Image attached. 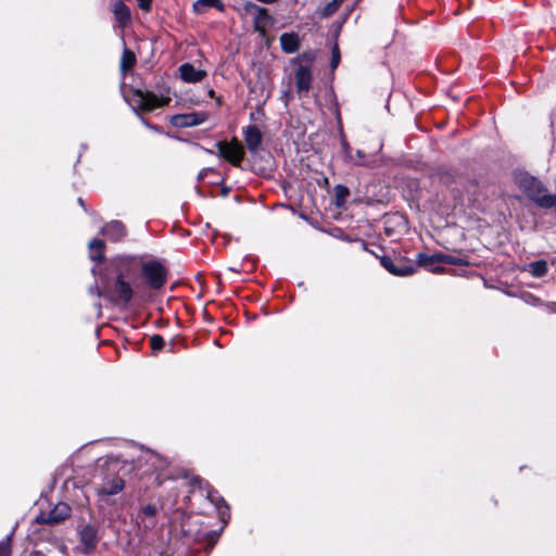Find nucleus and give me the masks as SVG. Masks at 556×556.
Returning a JSON list of instances; mask_svg holds the SVG:
<instances>
[{
    "mask_svg": "<svg viewBox=\"0 0 556 556\" xmlns=\"http://www.w3.org/2000/svg\"><path fill=\"white\" fill-rule=\"evenodd\" d=\"M116 277L112 282H106L103 291H100L98 287L90 288L91 293L97 295H103L113 305L121 308L129 306L132 300L137 302L147 301L150 295L146 292V288L141 285L132 287L129 278L135 274L136 268L130 257H117L113 262Z\"/></svg>",
    "mask_w": 556,
    "mask_h": 556,
    "instance_id": "obj_1",
    "label": "nucleus"
},
{
    "mask_svg": "<svg viewBox=\"0 0 556 556\" xmlns=\"http://www.w3.org/2000/svg\"><path fill=\"white\" fill-rule=\"evenodd\" d=\"M180 475L181 478L187 481L188 486L191 488L190 492H193L195 489L204 490L206 492V498L215 505L219 519L225 523L228 522L230 518L229 506L218 492L211 488L208 482L193 475L190 470H181Z\"/></svg>",
    "mask_w": 556,
    "mask_h": 556,
    "instance_id": "obj_2",
    "label": "nucleus"
},
{
    "mask_svg": "<svg viewBox=\"0 0 556 556\" xmlns=\"http://www.w3.org/2000/svg\"><path fill=\"white\" fill-rule=\"evenodd\" d=\"M140 275L144 281V285L141 286L146 289L160 290L167 281V269L159 261L143 263Z\"/></svg>",
    "mask_w": 556,
    "mask_h": 556,
    "instance_id": "obj_3",
    "label": "nucleus"
},
{
    "mask_svg": "<svg viewBox=\"0 0 556 556\" xmlns=\"http://www.w3.org/2000/svg\"><path fill=\"white\" fill-rule=\"evenodd\" d=\"M125 488V481L118 476H106L101 484L97 486L96 492L99 501L110 504L113 503L112 496L121 493Z\"/></svg>",
    "mask_w": 556,
    "mask_h": 556,
    "instance_id": "obj_4",
    "label": "nucleus"
},
{
    "mask_svg": "<svg viewBox=\"0 0 556 556\" xmlns=\"http://www.w3.org/2000/svg\"><path fill=\"white\" fill-rule=\"evenodd\" d=\"M169 100V98H160L153 92L141 90H136L131 99L134 106L144 112H151L157 108L164 106Z\"/></svg>",
    "mask_w": 556,
    "mask_h": 556,
    "instance_id": "obj_5",
    "label": "nucleus"
},
{
    "mask_svg": "<svg viewBox=\"0 0 556 556\" xmlns=\"http://www.w3.org/2000/svg\"><path fill=\"white\" fill-rule=\"evenodd\" d=\"M306 60L305 64H300L295 71V87L299 93L308 92L312 84L311 64L313 59L308 54H302L294 59V62H302Z\"/></svg>",
    "mask_w": 556,
    "mask_h": 556,
    "instance_id": "obj_6",
    "label": "nucleus"
},
{
    "mask_svg": "<svg viewBox=\"0 0 556 556\" xmlns=\"http://www.w3.org/2000/svg\"><path fill=\"white\" fill-rule=\"evenodd\" d=\"M218 154L230 162L233 166H239L244 156V150L237 139L231 141H218L216 143Z\"/></svg>",
    "mask_w": 556,
    "mask_h": 556,
    "instance_id": "obj_7",
    "label": "nucleus"
},
{
    "mask_svg": "<svg viewBox=\"0 0 556 556\" xmlns=\"http://www.w3.org/2000/svg\"><path fill=\"white\" fill-rule=\"evenodd\" d=\"M71 515V507L63 502L58 503L52 509L41 510L36 517L35 521L38 523L58 525L68 518Z\"/></svg>",
    "mask_w": 556,
    "mask_h": 556,
    "instance_id": "obj_8",
    "label": "nucleus"
},
{
    "mask_svg": "<svg viewBox=\"0 0 556 556\" xmlns=\"http://www.w3.org/2000/svg\"><path fill=\"white\" fill-rule=\"evenodd\" d=\"M207 118L208 113L201 111L174 115L170 123L175 127H193L203 124Z\"/></svg>",
    "mask_w": 556,
    "mask_h": 556,
    "instance_id": "obj_9",
    "label": "nucleus"
},
{
    "mask_svg": "<svg viewBox=\"0 0 556 556\" xmlns=\"http://www.w3.org/2000/svg\"><path fill=\"white\" fill-rule=\"evenodd\" d=\"M381 265L392 275L400 276V277H406L410 276L415 273L416 268L412 264H405V263H394L390 257H382L381 258Z\"/></svg>",
    "mask_w": 556,
    "mask_h": 556,
    "instance_id": "obj_10",
    "label": "nucleus"
},
{
    "mask_svg": "<svg viewBox=\"0 0 556 556\" xmlns=\"http://www.w3.org/2000/svg\"><path fill=\"white\" fill-rule=\"evenodd\" d=\"M244 141L250 152L255 153L262 147L263 135L256 125H249L243 130Z\"/></svg>",
    "mask_w": 556,
    "mask_h": 556,
    "instance_id": "obj_11",
    "label": "nucleus"
},
{
    "mask_svg": "<svg viewBox=\"0 0 556 556\" xmlns=\"http://www.w3.org/2000/svg\"><path fill=\"white\" fill-rule=\"evenodd\" d=\"M180 77L185 83H199L206 77V72L198 70L191 63H184L179 66Z\"/></svg>",
    "mask_w": 556,
    "mask_h": 556,
    "instance_id": "obj_12",
    "label": "nucleus"
},
{
    "mask_svg": "<svg viewBox=\"0 0 556 556\" xmlns=\"http://www.w3.org/2000/svg\"><path fill=\"white\" fill-rule=\"evenodd\" d=\"M80 542L87 552L93 551L98 543L97 529L93 526H85L80 532Z\"/></svg>",
    "mask_w": 556,
    "mask_h": 556,
    "instance_id": "obj_13",
    "label": "nucleus"
},
{
    "mask_svg": "<svg viewBox=\"0 0 556 556\" xmlns=\"http://www.w3.org/2000/svg\"><path fill=\"white\" fill-rule=\"evenodd\" d=\"M102 233L112 241H119L126 236V229L122 222L113 220L102 228Z\"/></svg>",
    "mask_w": 556,
    "mask_h": 556,
    "instance_id": "obj_14",
    "label": "nucleus"
},
{
    "mask_svg": "<svg viewBox=\"0 0 556 556\" xmlns=\"http://www.w3.org/2000/svg\"><path fill=\"white\" fill-rule=\"evenodd\" d=\"M279 40L282 51L288 54L294 53L300 48V38L295 33H285Z\"/></svg>",
    "mask_w": 556,
    "mask_h": 556,
    "instance_id": "obj_15",
    "label": "nucleus"
},
{
    "mask_svg": "<svg viewBox=\"0 0 556 556\" xmlns=\"http://www.w3.org/2000/svg\"><path fill=\"white\" fill-rule=\"evenodd\" d=\"M256 14L254 17V26L258 31L264 33L265 29L271 24V16L268 14L267 9L262 7H254Z\"/></svg>",
    "mask_w": 556,
    "mask_h": 556,
    "instance_id": "obj_16",
    "label": "nucleus"
},
{
    "mask_svg": "<svg viewBox=\"0 0 556 556\" xmlns=\"http://www.w3.org/2000/svg\"><path fill=\"white\" fill-rule=\"evenodd\" d=\"M112 11H113V14H114L116 21L118 22V24L122 27L125 26L129 22L130 11L124 2H122V1L114 2Z\"/></svg>",
    "mask_w": 556,
    "mask_h": 556,
    "instance_id": "obj_17",
    "label": "nucleus"
},
{
    "mask_svg": "<svg viewBox=\"0 0 556 556\" xmlns=\"http://www.w3.org/2000/svg\"><path fill=\"white\" fill-rule=\"evenodd\" d=\"M193 11L197 14H203L210 8H215L218 11H224V3L222 0H197L193 5Z\"/></svg>",
    "mask_w": 556,
    "mask_h": 556,
    "instance_id": "obj_18",
    "label": "nucleus"
},
{
    "mask_svg": "<svg viewBox=\"0 0 556 556\" xmlns=\"http://www.w3.org/2000/svg\"><path fill=\"white\" fill-rule=\"evenodd\" d=\"M104 242L100 239H93L89 242L90 258L100 262L104 258Z\"/></svg>",
    "mask_w": 556,
    "mask_h": 556,
    "instance_id": "obj_19",
    "label": "nucleus"
},
{
    "mask_svg": "<svg viewBox=\"0 0 556 556\" xmlns=\"http://www.w3.org/2000/svg\"><path fill=\"white\" fill-rule=\"evenodd\" d=\"M156 513H157V508L152 504H148L140 509L139 517H143V518L148 519V522L144 525V527H147V528L154 527Z\"/></svg>",
    "mask_w": 556,
    "mask_h": 556,
    "instance_id": "obj_20",
    "label": "nucleus"
},
{
    "mask_svg": "<svg viewBox=\"0 0 556 556\" xmlns=\"http://www.w3.org/2000/svg\"><path fill=\"white\" fill-rule=\"evenodd\" d=\"M136 64V55L129 49H125L121 59L122 72H127Z\"/></svg>",
    "mask_w": 556,
    "mask_h": 556,
    "instance_id": "obj_21",
    "label": "nucleus"
},
{
    "mask_svg": "<svg viewBox=\"0 0 556 556\" xmlns=\"http://www.w3.org/2000/svg\"><path fill=\"white\" fill-rule=\"evenodd\" d=\"M530 273L534 277H542L547 271V263L545 261H535L530 263Z\"/></svg>",
    "mask_w": 556,
    "mask_h": 556,
    "instance_id": "obj_22",
    "label": "nucleus"
},
{
    "mask_svg": "<svg viewBox=\"0 0 556 556\" xmlns=\"http://www.w3.org/2000/svg\"><path fill=\"white\" fill-rule=\"evenodd\" d=\"M437 260H440L441 263H444V264H450V265H459V266H463V265H467L468 262L463 258V257H459V256H454V255H450V254H440Z\"/></svg>",
    "mask_w": 556,
    "mask_h": 556,
    "instance_id": "obj_23",
    "label": "nucleus"
},
{
    "mask_svg": "<svg viewBox=\"0 0 556 556\" xmlns=\"http://www.w3.org/2000/svg\"><path fill=\"white\" fill-rule=\"evenodd\" d=\"M344 0H331L329 3H327L323 10H321V16L323 17H329L333 13L338 11L340 5L343 3Z\"/></svg>",
    "mask_w": 556,
    "mask_h": 556,
    "instance_id": "obj_24",
    "label": "nucleus"
},
{
    "mask_svg": "<svg viewBox=\"0 0 556 556\" xmlns=\"http://www.w3.org/2000/svg\"><path fill=\"white\" fill-rule=\"evenodd\" d=\"M441 253H437V254H432V255H427V254H424V253H419L417 255L418 264L421 265V266H430L432 264L441 263L440 260H437V257Z\"/></svg>",
    "mask_w": 556,
    "mask_h": 556,
    "instance_id": "obj_25",
    "label": "nucleus"
},
{
    "mask_svg": "<svg viewBox=\"0 0 556 556\" xmlns=\"http://www.w3.org/2000/svg\"><path fill=\"white\" fill-rule=\"evenodd\" d=\"M150 345L154 352H157L164 348L165 341L162 336L153 334L150 339Z\"/></svg>",
    "mask_w": 556,
    "mask_h": 556,
    "instance_id": "obj_26",
    "label": "nucleus"
},
{
    "mask_svg": "<svg viewBox=\"0 0 556 556\" xmlns=\"http://www.w3.org/2000/svg\"><path fill=\"white\" fill-rule=\"evenodd\" d=\"M0 556H11L10 538L0 542Z\"/></svg>",
    "mask_w": 556,
    "mask_h": 556,
    "instance_id": "obj_27",
    "label": "nucleus"
},
{
    "mask_svg": "<svg viewBox=\"0 0 556 556\" xmlns=\"http://www.w3.org/2000/svg\"><path fill=\"white\" fill-rule=\"evenodd\" d=\"M181 470H186V469L185 468L176 469L174 473L168 475L165 478H162V481H165V479H174V480L181 479V475H180ZM182 480L185 481V484L188 485L187 481L184 478H182Z\"/></svg>",
    "mask_w": 556,
    "mask_h": 556,
    "instance_id": "obj_28",
    "label": "nucleus"
},
{
    "mask_svg": "<svg viewBox=\"0 0 556 556\" xmlns=\"http://www.w3.org/2000/svg\"><path fill=\"white\" fill-rule=\"evenodd\" d=\"M138 7L143 11H150L151 10V3L152 0H137Z\"/></svg>",
    "mask_w": 556,
    "mask_h": 556,
    "instance_id": "obj_29",
    "label": "nucleus"
},
{
    "mask_svg": "<svg viewBox=\"0 0 556 556\" xmlns=\"http://www.w3.org/2000/svg\"><path fill=\"white\" fill-rule=\"evenodd\" d=\"M340 60L339 50L336 47L332 51V60H331V66L334 68L338 66Z\"/></svg>",
    "mask_w": 556,
    "mask_h": 556,
    "instance_id": "obj_30",
    "label": "nucleus"
},
{
    "mask_svg": "<svg viewBox=\"0 0 556 556\" xmlns=\"http://www.w3.org/2000/svg\"><path fill=\"white\" fill-rule=\"evenodd\" d=\"M346 194H348V189L346 188L340 187L338 189V193H337L338 198H340L341 195H346Z\"/></svg>",
    "mask_w": 556,
    "mask_h": 556,
    "instance_id": "obj_31",
    "label": "nucleus"
},
{
    "mask_svg": "<svg viewBox=\"0 0 556 556\" xmlns=\"http://www.w3.org/2000/svg\"><path fill=\"white\" fill-rule=\"evenodd\" d=\"M342 147H343L344 151L348 153L350 150V146L345 139H342Z\"/></svg>",
    "mask_w": 556,
    "mask_h": 556,
    "instance_id": "obj_32",
    "label": "nucleus"
},
{
    "mask_svg": "<svg viewBox=\"0 0 556 556\" xmlns=\"http://www.w3.org/2000/svg\"><path fill=\"white\" fill-rule=\"evenodd\" d=\"M357 155H358V157H363L364 156L363 152L359 151V150L357 151Z\"/></svg>",
    "mask_w": 556,
    "mask_h": 556,
    "instance_id": "obj_33",
    "label": "nucleus"
},
{
    "mask_svg": "<svg viewBox=\"0 0 556 556\" xmlns=\"http://www.w3.org/2000/svg\"><path fill=\"white\" fill-rule=\"evenodd\" d=\"M208 96L213 98L214 97V90H210L208 91Z\"/></svg>",
    "mask_w": 556,
    "mask_h": 556,
    "instance_id": "obj_34",
    "label": "nucleus"
},
{
    "mask_svg": "<svg viewBox=\"0 0 556 556\" xmlns=\"http://www.w3.org/2000/svg\"><path fill=\"white\" fill-rule=\"evenodd\" d=\"M78 202L81 206H84V202H83V199H78Z\"/></svg>",
    "mask_w": 556,
    "mask_h": 556,
    "instance_id": "obj_35",
    "label": "nucleus"
}]
</instances>
